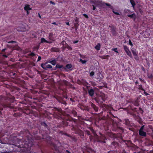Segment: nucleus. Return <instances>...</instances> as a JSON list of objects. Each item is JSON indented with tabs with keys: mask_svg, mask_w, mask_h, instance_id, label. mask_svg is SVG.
I'll return each mask as SVG.
<instances>
[{
	"mask_svg": "<svg viewBox=\"0 0 153 153\" xmlns=\"http://www.w3.org/2000/svg\"><path fill=\"white\" fill-rule=\"evenodd\" d=\"M70 100H72L71 99H70Z\"/></svg>",
	"mask_w": 153,
	"mask_h": 153,
	"instance_id": "680f3d73",
	"label": "nucleus"
},
{
	"mask_svg": "<svg viewBox=\"0 0 153 153\" xmlns=\"http://www.w3.org/2000/svg\"><path fill=\"white\" fill-rule=\"evenodd\" d=\"M80 135H81L80 136H84V134H80Z\"/></svg>",
	"mask_w": 153,
	"mask_h": 153,
	"instance_id": "8fccbe9b",
	"label": "nucleus"
},
{
	"mask_svg": "<svg viewBox=\"0 0 153 153\" xmlns=\"http://www.w3.org/2000/svg\"><path fill=\"white\" fill-rule=\"evenodd\" d=\"M78 42V41H74V43H76Z\"/></svg>",
	"mask_w": 153,
	"mask_h": 153,
	"instance_id": "c03bdc74",
	"label": "nucleus"
},
{
	"mask_svg": "<svg viewBox=\"0 0 153 153\" xmlns=\"http://www.w3.org/2000/svg\"><path fill=\"white\" fill-rule=\"evenodd\" d=\"M6 50L5 49H3L2 50V51H4L5 50Z\"/></svg>",
	"mask_w": 153,
	"mask_h": 153,
	"instance_id": "09e8293b",
	"label": "nucleus"
},
{
	"mask_svg": "<svg viewBox=\"0 0 153 153\" xmlns=\"http://www.w3.org/2000/svg\"><path fill=\"white\" fill-rule=\"evenodd\" d=\"M50 3H51V4H53L54 5H55V4L53 2H52V1H50Z\"/></svg>",
	"mask_w": 153,
	"mask_h": 153,
	"instance_id": "e433bc0d",
	"label": "nucleus"
},
{
	"mask_svg": "<svg viewBox=\"0 0 153 153\" xmlns=\"http://www.w3.org/2000/svg\"><path fill=\"white\" fill-rule=\"evenodd\" d=\"M131 51H132V53L134 56H137V53H136V51L135 50H132Z\"/></svg>",
	"mask_w": 153,
	"mask_h": 153,
	"instance_id": "dca6fc26",
	"label": "nucleus"
},
{
	"mask_svg": "<svg viewBox=\"0 0 153 153\" xmlns=\"http://www.w3.org/2000/svg\"><path fill=\"white\" fill-rule=\"evenodd\" d=\"M95 9V7L94 5H93V10H94Z\"/></svg>",
	"mask_w": 153,
	"mask_h": 153,
	"instance_id": "79ce46f5",
	"label": "nucleus"
},
{
	"mask_svg": "<svg viewBox=\"0 0 153 153\" xmlns=\"http://www.w3.org/2000/svg\"><path fill=\"white\" fill-rule=\"evenodd\" d=\"M52 24L54 25H56V22H53L52 23Z\"/></svg>",
	"mask_w": 153,
	"mask_h": 153,
	"instance_id": "49530a36",
	"label": "nucleus"
},
{
	"mask_svg": "<svg viewBox=\"0 0 153 153\" xmlns=\"http://www.w3.org/2000/svg\"><path fill=\"white\" fill-rule=\"evenodd\" d=\"M141 136L146 137V134H139Z\"/></svg>",
	"mask_w": 153,
	"mask_h": 153,
	"instance_id": "72a5a7b5",
	"label": "nucleus"
},
{
	"mask_svg": "<svg viewBox=\"0 0 153 153\" xmlns=\"http://www.w3.org/2000/svg\"><path fill=\"white\" fill-rule=\"evenodd\" d=\"M4 56L6 57H7V56L5 55H4Z\"/></svg>",
	"mask_w": 153,
	"mask_h": 153,
	"instance_id": "864d4df0",
	"label": "nucleus"
},
{
	"mask_svg": "<svg viewBox=\"0 0 153 153\" xmlns=\"http://www.w3.org/2000/svg\"><path fill=\"white\" fill-rule=\"evenodd\" d=\"M83 16L86 18L88 19V16L87 15L85 14H83Z\"/></svg>",
	"mask_w": 153,
	"mask_h": 153,
	"instance_id": "bb28decb",
	"label": "nucleus"
},
{
	"mask_svg": "<svg viewBox=\"0 0 153 153\" xmlns=\"http://www.w3.org/2000/svg\"><path fill=\"white\" fill-rule=\"evenodd\" d=\"M147 76H148V77L149 78H152V77H153L152 75L151 74H148Z\"/></svg>",
	"mask_w": 153,
	"mask_h": 153,
	"instance_id": "aec40b11",
	"label": "nucleus"
},
{
	"mask_svg": "<svg viewBox=\"0 0 153 153\" xmlns=\"http://www.w3.org/2000/svg\"><path fill=\"white\" fill-rule=\"evenodd\" d=\"M130 1L132 6V7L134 8L136 5L134 1V0H130Z\"/></svg>",
	"mask_w": 153,
	"mask_h": 153,
	"instance_id": "4468645a",
	"label": "nucleus"
},
{
	"mask_svg": "<svg viewBox=\"0 0 153 153\" xmlns=\"http://www.w3.org/2000/svg\"><path fill=\"white\" fill-rule=\"evenodd\" d=\"M113 135H116V134H113Z\"/></svg>",
	"mask_w": 153,
	"mask_h": 153,
	"instance_id": "e2e57ef3",
	"label": "nucleus"
},
{
	"mask_svg": "<svg viewBox=\"0 0 153 153\" xmlns=\"http://www.w3.org/2000/svg\"><path fill=\"white\" fill-rule=\"evenodd\" d=\"M103 6H105V5L106 6L108 7L109 8H110L111 9H113V7L111 6V5L109 4L103 3Z\"/></svg>",
	"mask_w": 153,
	"mask_h": 153,
	"instance_id": "9d476101",
	"label": "nucleus"
},
{
	"mask_svg": "<svg viewBox=\"0 0 153 153\" xmlns=\"http://www.w3.org/2000/svg\"><path fill=\"white\" fill-rule=\"evenodd\" d=\"M41 43L46 42L47 43H50V42H49L45 40L44 38H42L41 39Z\"/></svg>",
	"mask_w": 153,
	"mask_h": 153,
	"instance_id": "ddd939ff",
	"label": "nucleus"
},
{
	"mask_svg": "<svg viewBox=\"0 0 153 153\" xmlns=\"http://www.w3.org/2000/svg\"><path fill=\"white\" fill-rule=\"evenodd\" d=\"M111 28V32L113 35H116L117 34V32L116 30V28L114 26H110Z\"/></svg>",
	"mask_w": 153,
	"mask_h": 153,
	"instance_id": "20e7f679",
	"label": "nucleus"
},
{
	"mask_svg": "<svg viewBox=\"0 0 153 153\" xmlns=\"http://www.w3.org/2000/svg\"><path fill=\"white\" fill-rule=\"evenodd\" d=\"M100 43H98L97 45H96V50H99L100 49Z\"/></svg>",
	"mask_w": 153,
	"mask_h": 153,
	"instance_id": "f3484780",
	"label": "nucleus"
},
{
	"mask_svg": "<svg viewBox=\"0 0 153 153\" xmlns=\"http://www.w3.org/2000/svg\"><path fill=\"white\" fill-rule=\"evenodd\" d=\"M63 67V66L62 65H60L59 64H57L56 65V68H61Z\"/></svg>",
	"mask_w": 153,
	"mask_h": 153,
	"instance_id": "6ab92c4d",
	"label": "nucleus"
},
{
	"mask_svg": "<svg viewBox=\"0 0 153 153\" xmlns=\"http://www.w3.org/2000/svg\"><path fill=\"white\" fill-rule=\"evenodd\" d=\"M128 17L131 18L135 19L136 16L134 13H133L131 15H128Z\"/></svg>",
	"mask_w": 153,
	"mask_h": 153,
	"instance_id": "f8f14e48",
	"label": "nucleus"
},
{
	"mask_svg": "<svg viewBox=\"0 0 153 153\" xmlns=\"http://www.w3.org/2000/svg\"><path fill=\"white\" fill-rule=\"evenodd\" d=\"M66 24L67 25H69V23L68 22H66Z\"/></svg>",
	"mask_w": 153,
	"mask_h": 153,
	"instance_id": "4c0bfd02",
	"label": "nucleus"
},
{
	"mask_svg": "<svg viewBox=\"0 0 153 153\" xmlns=\"http://www.w3.org/2000/svg\"><path fill=\"white\" fill-rule=\"evenodd\" d=\"M124 123H125L126 125L128 126H131V124L130 123L129 120L128 119H126L124 120L123 121Z\"/></svg>",
	"mask_w": 153,
	"mask_h": 153,
	"instance_id": "0eeeda50",
	"label": "nucleus"
},
{
	"mask_svg": "<svg viewBox=\"0 0 153 153\" xmlns=\"http://www.w3.org/2000/svg\"><path fill=\"white\" fill-rule=\"evenodd\" d=\"M111 122L112 123L113 125L115 123H116L113 120L111 119Z\"/></svg>",
	"mask_w": 153,
	"mask_h": 153,
	"instance_id": "a878e982",
	"label": "nucleus"
},
{
	"mask_svg": "<svg viewBox=\"0 0 153 153\" xmlns=\"http://www.w3.org/2000/svg\"><path fill=\"white\" fill-rule=\"evenodd\" d=\"M66 152L68 153H71L70 152H69L68 150H66Z\"/></svg>",
	"mask_w": 153,
	"mask_h": 153,
	"instance_id": "ea45409f",
	"label": "nucleus"
},
{
	"mask_svg": "<svg viewBox=\"0 0 153 153\" xmlns=\"http://www.w3.org/2000/svg\"><path fill=\"white\" fill-rule=\"evenodd\" d=\"M97 77L96 78L97 81H100L103 78V76L101 74L100 72L99 71L98 73L97 74Z\"/></svg>",
	"mask_w": 153,
	"mask_h": 153,
	"instance_id": "7ed1b4c3",
	"label": "nucleus"
},
{
	"mask_svg": "<svg viewBox=\"0 0 153 153\" xmlns=\"http://www.w3.org/2000/svg\"><path fill=\"white\" fill-rule=\"evenodd\" d=\"M29 54L30 55H31V56H33L34 55V54L33 53H30Z\"/></svg>",
	"mask_w": 153,
	"mask_h": 153,
	"instance_id": "7c9ffc66",
	"label": "nucleus"
},
{
	"mask_svg": "<svg viewBox=\"0 0 153 153\" xmlns=\"http://www.w3.org/2000/svg\"><path fill=\"white\" fill-rule=\"evenodd\" d=\"M72 67V65L70 64H67L66 66V68L67 69H70Z\"/></svg>",
	"mask_w": 153,
	"mask_h": 153,
	"instance_id": "a211bd4d",
	"label": "nucleus"
},
{
	"mask_svg": "<svg viewBox=\"0 0 153 153\" xmlns=\"http://www.w3.org/2000/svg\"><path fill=\"white\" fill-rule=\"evenodd\" d=\"M144 125L141 126L139 131V134H146V132L144 131Z\"/></svg>",
	"mask_w": 153,
	"mask_h": 153,
	"instance_id": "39448f33",
	"label": "nucleus"
},
{
	"mask_svg": "<svg viewBox=\"0 0 153 153\" xmlns=\"http://www.w3.org/2000/svg\"><path fill=\"white\" fill-rule=\"evenodd\" d=\"M136 83H138V82H136Z\"/></svg>",
	"mask_w": 153,
	"mask_h": 153,
	"instance_id": "13d9d810",
	"label": "nucleus"
},
{
	"mask_svg": "<svg viewBox=\"0 0 153 153\" xmlns=\"http://www.w3.org/2000/svg\"><path fill=\"white\" fill-rule=\"evenodd\" d=\"M108 153H117V151L112 150L109 151Z\"/></svg>",
	"mask_w": 153,
	"mask_h": 153,
	"instance_id": "5701e85b",
	"label": "nucleus"
},
{
	"mask_svg": "<svg viewBox=\"0 0 153 153\" xmlns=\"http://www.w3.org/2000/svg\"><path fill=\"white\" fill-rule=\"evenodd\" d=\"M39 17L40 18L41 17V16H40V15H39Z\"/></svg>",
	"mask_w": 153,
	"mask_h": 153,
	"instance_id": "6e6d98bb",
	"label": "nucleus"
},
{
	"mask_svg": "<svg viewBox=\"0 0 153 153\" xmlns=\"http://www.w3.org/2000/svg\"><path fill=\"white\" fill-rule=\"evenodd\" d=\"M139 88L142 91H145L144 89L142 88L141 85H140L139 86Z\"/></svg>",
	"mask_w": 153,
	"mask_h": 153,
	"instance_id": "393cba45",
	"label": "nucleus"
},
{
	"mask_svg": "<svg viewBox=\"0 0 153 153\" xmlns=\"http://www.w3.org/2000/svg\"><path fill=\"white\" fill-rule=\"evenodd\" d=\"M36 134H29L26 136L25 140H22L21 141H23L21 145L15 146L19 148H30L33 144L34 143H38L37 145L40 146H43L46 143L48 145L50 146L53 150L57 151L58 148L56 145L53 142V138L50 137L49 134H41L42 137L36 136Z\"/></svg>",
	"mask_w": 153,
	"mask_h": 153,
	"instance_id": "f257e3e1",
	"label": "nucleus"
},
{
	"mask_svg": "<svg viewBox=\"0 0 153 153\" xmlns=\"http://www.w3.org/2000/svg\"><path fill=\"white\" fill-rule=\"evenodd\" d=\"M14 42V41H10V42H9L8 43H13V42Z\"/></svg>",
	"mask_w": 153,
	"mask_h": 153,
	"instance_id": "a19ab883",
	"label": "nucleus"
},
{
	"mask_svg": "<svg viewBox=\"0 0 153 153\" xmlns=\"http://www.w3.org/2000/svg\"><path fill=\"white\" fill-rule=\"evenodd\" d=\"M51 34V33H50L49 35L50 36Z\"/></svg>",
	"mask_w": 153,
	"mask_h": 153,
	"instance_id": "052dcab7",
	"label": "nucleus"
},
{
	"mask_svg": "<svg viewBox=\"0 0 153 153\" xmlns=\"http://www.w3.org/2000/svg\"><path fill=\"white\" fill-rule=\"evenodd\" d=\"M90 74L91 76H92L94 74V72L92 71L90 73Z\"/></svg>",
	"mask_w": 153,
	"mask_h": 153,
	"instance_id": "cd10ccee",
	"label": "nucleus"
},
{
	"mask_svg": "<svg viewBox=\"0 0 153 153\" xmlns=\"http://www.w3.org/2000/svg\"><path fill=\"white\" fill-rule=\"evenodd\" d=\"M73 140L74 142H76L77 141V139L76 138L73 137Z\"/></svg>",
	"mask_w": 153,
	"mask_h": 153,
	"instance_id": "c85d7f7f",
	"label": "nucleus"
},
{
	"mask_svg": "<svg viewBox=\"0 0 153 153\" xmlns=\"http://www.w3.org/2000/svg\"><path fill=\"white\" fill-rule=\"evenodd\" d=\"M135 135H136V136H137V135L138 134H135Z\"/></svg>",
	"mask_w": 153,
	"mask_h": 153,
	"instance_id": "bf43d9fd",
	"label": "nucleus"
},
{
	"mask_svg": "<svg viewBox=\"0 0 153 153\" xmlns=\"http://www.w3.org/2000/svg\"><path fill=\"white\" fill-rule=\"evenodd\" d=\"M122 153H128L125 150H123Z\"/></svg>",
	"mask_w": 153,
	"mask_h": 153,
	"instance_id": "2f4dec72",
	"label": "nucleus"
},
{
	"mask_svg": "<svg viewBox=\"0 0 153 153\" xmlns=\"http://www.w3.org/2000/svg\"><path fill=\"white\" fill-rule=\"evenodd\" d=\"M103 3H102L101 1L97 0H96V6L98 5L100 6H102Z\"/></svg>",
	"mask_w": 153,
	"mask_h": 153,
	"instance_id": "6e6552de",
	"label": "nucleus"
},
{
	"mask_svg": "<svg viewBox=\"0 0 153 153\" xmlns=\"http://www.w3.org/2000/svg\"><path fill=\"white\" fill-rule=\"evenodd\" d=\"M80 62H82V64L85 63L86 62V61L85 60H82L81 59H80V60L79 61Z\"/></svg>",
	"mask_w": 153,
	"mask_h": 153,
	"instance_id": "b1692460",
	"label": "nucleus"
},
{
	"mask_svg": "<svg viewBox=\"0 0 153 153\" xmlns=\"http://www.w3.org/2000/svg\"><path fill=\"white\" fill-rule=\"evenodd\" d=\"M88 92L89 95L91 96H92L94 94V91L93 89H91L88 91Z\"/></svg>",
	"mask_w": 153,
	"mask_h": 153,
	"instance_id": "9b49d317",
	"label": "nucleus"
},
{
	"mask_svg": "<svg viewBox=\"0 0 153 153\" xmlns=\"http://www.w3.org/2000/svg\"><path fill=\"white\" fill-rule=\"evenodd\" d=\"M65 135L68 136V137H70V134H65Z\"/></svg>",
	"mask_w": 153,
	"mask_h": 153,
	"instance_id": "a18cd8bd",
	"label": "nucleus"
},
{
	"mask_svg": "<svg viewBox=\"0 0 153 153\" xmlns=\"http://www.w3.org/2000/svg\"><path fill=\"white\" fill-rule=\"evenodd\" d=\"M24 9L27 11V14H28L29 12L28 11L31 10V9L30 7V6L28 5H26L24 7Z\"/></svg>",
	"mask_w": 153,
	"mask_h": 153,
	"instance_id": "423d86ee",
	"label": "nucleus"
},
{
	"mask_svg": "<svg viewBox=\"0 0 153 153\" xmlns=\"http://www.w3.org/2000/svg\"><path fill=\"white\" fill-rule=\"evenodd\" d=\"M113 12L115 14L117 15H119V13L117 12H115L113 11Z\"/></svg>",
	"mask_w": 153,
	"mask_h": 153,
	"instance_id": "f704fd0d",
	"label": "nucleus"
},
{
	"mask_svg": "<svg viewBox=\"0 0 153 153\" xmlns=\"http://www.w3.org/2000/svg\"><path fill=\"white\" fill-rule=\"evenodd\" d=\"M144 94L146 95H148L149 94H148L146 92L144 91Z\"/></svg>",
	"mask_w": 153,
	"mask_h": 153,
	"instance_id": "c9c22d12",
	"label": "nucleus"
},
{
	"mask_svg": "<svg viewBox=\"0 0 153 153\" xmlns=\"http://www.w3.org/2000/svg\"><path fill=\"white\" fill-rule=\"evenodd\" d=\"M48 62H46L45 64H42L41 65V67L45 70H47L48 68H51L52 67L51 65L48 64Z\"/></svg>",
	"mask_w": 153,
	"mask_h": 153,
	"instance_id": "f03ea898",
	"label": "nucleus"
},
{
	"mask_svg": "<svg viewBox=\"0 0 153 153\" xmlns=\"http://www.w3.org/2000/svg\"><path fill=\"white\" fill-rule=\"evenodd\" d=\"M56 60L54 59L53 60L49 61L48 62L52 64L53 65H55L56 64Z\"/></svg>",
	"mask_w": 153,
	"mask_h": 153,
	"instance_id": "1a4fd4ad",
	"label": "nucleus"
},
{
	"mask_svg": "<svg viewBox=\"0 0 153 153\" xmlns=\"http://www.w3.org/2000/svg\"><path fill=\"white\" fill-rule=\"evenodd\" d=\"M36 49L37 50H38L39 48V47H37L36 48Z\"/></svg>",
	"mask_w": 153,
	"mask_h": 153,
	"instance_id": "3c124183",
	"label": "nucleus"
},
{
	"mask_svg": "<svg viewBox=\"0 0 153 153\" xmlns=\"http://www.w3.org/2000/svg\"><path fill=\"white\" fill-rule=\"evenodd\" d=\"M120 139H122V137L121 136H120Z\"/></svg>",
	"mask_w": 153,
	"mask_h": 153,
	"instance_id": "603ef678",
	"label": "nucleus"
},
{
	"mask_svg": "<svg viewBox=\"0 0 153 153\" xmlns=\"http://www.w3.org/2000/svg\"><path fill=\"white\" fill-rule=\"evenodd\" d=\"M123 48L125 50V51H126V52L129 51L128 48L126 46L124 45Z\"/></svg>",
	"mask_w": 153,
	"mask_h": 153,
	"instance_id": "2eb2a0df",
	"label": "nucleus"
},
{
	"mask_svg": "<svg viewBox=\"0 0 153 153\" xmlns=\"http://www.w3.org/2000/svg\"><path fill=\"white\" fill-rule=\"evenodd\" d=\"M97 108H96V111H97Z\"/></svg>",
	"mask_w": 153,
	"mask_h": 153,
	"instance_id": "4d7b16f0",
	"label": "nucleus"
},
{
	"mask_svg": "<svg viewBox=\"0 0 153 153\" xmlns=\"http://www.w3.org/2000/svg\"><path fill=\"white\" fill-rule=\"evenodd\" d=\"M128 55L130 56H131V52L129 51L126 52Z\"/></svg>",
	"mask_w": 153,
	"mask_h": 153,
	"instance_id": "4be33fe9",
	"label": "nucleus"
},
{
	"mask_svg": "<svg viewBox=\"0 0 153 153\" xmlns=\"http://www.w3.org/2000/svg\"><path fill=\"white\" fill-rule=\"evenodd\" d=\"M115 144H117V143H115V142H113V143H112V144L113 145H115Z\"/></svg>",
	"mask_w": 153,
	"mask_h": 153,
	"instance_id": "58836bf2",
	"label": "nucleus"
},
{
	"mask_svg": "<svg viewBox=\"0 0 153 153\" xmlns=\"http://www.w3.org/2000/svg\"><path fill=\"white\" fill-rule=\"evenodd\" d=\"M129 44L130 45H131V46H132L133 45V44L131 41L130 40H129Z\"/></svg>",
	"mask_w": 153,
	"mask_h": 153,
	"instance_id": "c756f323",
	"label": "nucleus"
},
{
	"mask_svg": "<svg viewBox=\"0 0 153 153\" xmlns=\"http://www.w3.org/2000/svg\"><path fill=\"white\" fill-rule=\"evenodd\" d=\"M112 51H114L115 52L118 53V52L117 51V48H112Z\"/></svg>",
	"mask_w": 153,
	"mask_h": 153,
	"instance_id": "412c9836",
	"label": "nucleus"
},
{
	"mask_svg": "<svg viewBox=\"0 0 153 153\" xmlns=\"http://www.w3.org/2000/svg\"><path fill=\"white\" fill-rule=\"evenodd\" d=\"M41 59V57L40 56H38V60L37 61H39V60H40Z\"/></svg>",
	"mask_w": 153,
	"mask_h": 153,
	"instance_id": "473e14b6",
	"label": "nucleus"
},
{
	"mask_svg": "<svg viewBox=\"0 0 153 153\" xmlns=\"http://www.w3.org/2000/svg\"><path fill=\"white\" fill-rule=\"evenodd\" d=\"M139 79H140V81H143V80L142 79H141L140 78Z\"/></svg>",
	"mask_w": 153,
	"mask_h": 153,
	"instance_id": "de8ad7c7",
	"label": "nucleus"
},
{
	"mask_svg": "<svg viewBox=\"0 0 153 153\" xmlns=\"http://www.w3.org/2000/svg\"><path fill=\"white\" fill-rule=\"evenodd\" d=\"M98 135L97 134H96V138L97 137Z\"/></svg>",
	"mask_w": 153,
	"mask_h": 153,
	"instance_id": "5fc2aeb1",
	"label": "nucleus"
},
{
	"mask_svg": "<svg viewBox=\"0 0 153 153\" xmlns=\"http://www.w3.org/2000/svg\"><path fill=\"white\" fill-rule=\"evenodd\" d=\"M17 142L19 143V144H20V141H19V140H17Z\"/></svg>",
	"mask_w": 153,
	"mask_h": 153,
	"instance_id": "37998d69",
	"label": "nucleus"
}]
</instances>
